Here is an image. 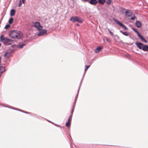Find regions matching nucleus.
Listing matches in <instances>:
<instances>
[{"label":"nucleus","instance_id":"obj_9","mask_svg":"<svg viewBox=\"0 0 148 148\" xmlns=\"http://www.w3.org/2000/svg\"><path fill=\"white\" fill-rule=\"evenodd\" d=\"M47 33V30H43L40 31L38 35V36H41L44 35L45 34H46Z\"/></svg>","mask_w":148,"mask_h":148},{"label":"nucleus","instance_id":"obj_15","mask_svg":"<svg viewBox=\"0 0 148 148\" xmlns=\"http://www.w3.org/2000/svg\"><path fill=\"white\" fill-rule=\"evenodd\" d=\"M71 121L70 119H68L66 123V126L67 127H69L70 126Z\"/></svg>","mask_w":148,"mask_h":148},{"label":"nucleus","instance_id":"obj_10","mask_svg":"<svg viewBox=\"0 0 148 148\" xmlns=\"http://www.w3.org/2000/svg\"><path fill=\"white\" fill-rule=\"evenodd\" d=\"M89 3L92 5H95L97 3V1L96 0H90L89 1Z\"/></svg>","mask_w":148,"mask_h":148},{"label":"nucleus","instance_id":"obj_12","mask_svg":"<svg viewBox=\"0 0 148 148\" xmlns=\"http://www.w3.org/2000/svg\"><path fill=\"white\" fill-rule=\"evenodd\" d=\"M13 42V41L12 40L9 39L7 38V40H6L5 43H7L8 45H11Z\"/></svg>","mask_w":148,"mask_h":148},{"label":"nucleus","instance_id":"obj_25","mask_svg":"<svg viewBox=\"0 0 148 148\" xmlns=\"http://www.w3.org/2000/svg\"><path fill=\"white\" fill-rule=\"evenodd\" d=\"M106 40L107 41V42H110L111 41V40L110 39H108V38L107 37L106 38Z\"/></svg>","mask_w":148,"mask_h":148},{"label":"nucleus","instance_id":"obj_18","mask_svg":"<svg viewBox=\"0 0 148 148\" xmlns=\"http://www.w3.org/2000/svg\"><path fill=\"white\" fill-rule=\"evenodd\" d=\"M136 26L138 27H140L141 26V23L139 21H137L136 23Z\"/></svg>","mask_w":148,"mask_h":148},{"label":"nucleus","instance_id":"obj_24","mask_svg":"<svg viewBox=\"0 0 148 148\" xmlns=\"http://www.w3.org/2000/svg\"><path fill=\"white\" fill-rule=\"evenodd\" d=\"M112 0H107V1H106V3L108 4H110L111 3Z\"/></svg>","mask_w":148,"mask_h":148},{"label":"nucleus","instance_id":"obj_16","mask_svg":"<svg viewBox=\"0 0 148 148\" xmlns=\"http://www.w3.org/2000/svg\"><path fill=\"white\" fill-rule=\"evenodd\" d=\"M5 68V67L3 66H0V72H1V73H2L5 71L6 70Z\"/></svg>","mask_w":148,"mask_h":148},{"label":"nucleus","instance_id":"obj_27","mask_svg":"<svg viewBox=\"0 0 148 148\" xmlns=\"http://www.w3.org/2000/svg\"><path fill=\"white\" fill-rule=\"evenodd\" d=\"M90 67V66H85V71H86L88 68Z\"/></svg>","mask_w":148,"mask_h":148},{"label":"nucleus","instance_id":"obj_28","mask_svg":"<svg viewBox=\"0 0 148 148\" xmlns=\"http://www.w3.org/2000/svg\"><path fill=\"white\" fill-rule=\"evenodd\" d=\"M72 115L73 114H71L70 115L68 119H70V120L71 121L72 118Z\"/></svg>","mask_w":148,"mask_h":148},{"label":"nucleus","instance_id":"obj_36","mask_svg":"<svg viewBox=\"0 0 148 148\" xmlns=\"http://www.w3.org/2000/svg\"><path fill=\"white\" fill-rule=\"evenodd\" d=\"M1 44L0 43V47H1Z\"/></svg>","mask_w":148,"mask_h":148},{"label":"nucleus","instance_id":"obj_20","mask_svg":"<svg viewBox=\"0 0 148 148\" xmlns=\"http://www.w3.org/2000/svg\"><path fill=\"white\" fill-rule=\"evenodd\" d=\"M25 44H22V45H20L17 46V47L20 49H22L23 48V47L25 45Z\"/></svg>","mask_w":148,"mask_h":148},{"label":"nucleus","instance_id":"obj_22","mask_svg":"<svg viewBox=\"0 0 148 148\" xmlns=\"http://www.w3.org/2000/svg\"><path fill=\"white\" fill-rule=\"evenodd\" d=\"M120 32L125 36H128L129 35V34L127 32H123L122 31H121Z\"/></svg>","mask_w":148,"mask_h":148},{"label":"nucleus","instance_id":"obj_6","mask_svg":"<svg viewBox=\"0 0 148 148\" xmlns=\"http://www.w3.org/2000/svg\"><path fill=\"white\" fill-rule=\"evenodd\" d=\"M137 47L140 49H143L144 46V45L141 43L138 42H136L135 43Z\"/></svg>","mask_w":148,"mask_h":148},{"label":"nucleus","instance_id":"obj_7","mask_svg":"<svg viewBox=\"0 0 148 148\" xmlns=\"http://www.w3.org/2000/svg\"><path fill=\"white\" fill-rule=\"evenodd\" d=\"M123 10H126L125 13L126 14V15L127 17H129L132 16V12L131 11H130L127 10H126L125 9H123Z\"/></svg>","mask_w":148,"mask_h":148},{"label":"nucleus","instance_id":"obj_30","mask_svg":"<svg viewBox=\"0 0 148 148\" xmlns=\"http://www.w3.org/2000/svg\"><path fill=\"white\" fill-rule=\"evenodd\" d=\"M135 16L132 17L131 18V19H132V20H134L135 19Z\"/></svg>","mask_w":148,"mask_h":148},{"label":"nucleus","instance_id":"obj_29","mask_svg":"<svg viewBox=\"0 0 148 148\" xmlns=\"http://www.w3.org/2000/svg\"><path fill=\"white\" fill-rule=\"evenodd\" d=\"M22 4V3L21 2V0H20V1H19V4L18 5V6L19 7H21V6Z\"/></svg>","mask_w":148,"mask_h":148},{"label":"nucleus","instance_id":"obj_4","mask_svg":"<svg viewBox=\"0 0 148 148\" xmlns=\"http://www.w3.org/2000/svg\"><path fill=\"white\" fill-rule=\"evenodd\" d=\"M133 30L137 34L138 36L141 40L142 41L145 42H147V41L141 35L139 32L137 31L136 29L132 28Z\"/></svg>","mask_w":148,"mask_h":148},{"label":"nucleus","instance_id":"obj_11","mask_svg":"<svg viewBox=\"0 0 148 148\" xmlns=\"http://www.w3.org/2000/svg\"><path fill=\"white\" fill-rule=\"evenodd\" d=\"M0 41H3V42H5L6 40H7V38L4 37L3 35H2L0 37Z\"/></svg>","mask_w":148,"mask_h":148},{"label":"nucleus","instance_id":"obj_5","mask_svg":"<svg viewBox=\"0 0 148 148\" xmlns=\"http://www.w3.org/2000/svg\"><path fill=\"white\" fill-rule=\"evenodd\" d=\"M115 22L117 24L120 25V26L122 27L123 28H124L125 29H127V27L123 24H122L119 21L115 19L114 20Z\"/></svg>","mask_w":148,"mask_h":148},{"label":"nucleus","instance_id":"obj_31","mask_svg":"<svg viewBox=\"0 0 148 148\" xmlns=\"http://www.w3.org/2000/svg\"><path fill=\"white\" fill-rule=\"evenodd\" d=\"M73 111H74V109H73L71 111V114H73Z\"/></svg>","mask_w":148,"mask_h":148},{"label":"nucleus","instance_id":"obj_3","mask_svg":"<svg viewBox=\"0 0 148 148\" xmlns=\"http://www.w3.org/2000/svg\"><path fill=\"white\" fill-rule=\"evenodd\" d=\"M34 26L37 28L38 30L42 29V26L40 25V23L39 22H36L32 23Z\"/></svg>","mask_w":148,"mask_h":148},{"label":"nucleus","instance_id":"obj_23","mask_svg":"<svg viewBox=\"0 0 148 148\" xmlns=\"http://www.w3.org/2000/svg\"><path fill=\"white\" fill-rule=\"evenodd\" d=\"M108 30L109 32L110 35L111 36H113L114 35L113 33L109 29H108Z\"/></svg>","mask_w":148,"mask_h":148},{"label":"nucleus","instance_id":"obj_32","mask_svg":"<svg viewBox=\"0 0 148 148\" xmlns=\"http://www.w3.org/2000/svg\"><path fill=\"white\" fill-rule=\"evenodd\" d=\"M22 0V2L23 3H24L25 1V0Z\"/></svg>","mask_w":148,"mask_h":148},{"label":"nucleus","instance_id":"obj_33","mask_svg":"<svg viewBox=\"0 0 148 148\" xmlns=\"http://www.w3.org/2000/svg\"><path fill=\"white\" fill-rule=\"evenodd\" d=\"M1 58L0 57V66H1Z\"/></svg>","mask_w":148,"mask_h":148},{"label":"nucleus","instance_id":"obj_2","mask_svg":"<svg viewBox=\"0 0 148 148\" xmlns=\"http://www.w3.org/2000/svg\"><path fill=\"white\" fill-rule=\"evenodd\" d=\"M70 21L73 22H78L79 23H82L83 21L82 19L78 16H72L70 18Z\"/></svg>","mask_w":148,"mask_h":148},{"label":"nucleus","instance_id":"obj_1","mask_svg":"<svg viewBox=\"0 0 148 148\" xmlns=\"http://www.w3.org/2000/svg\"><path fill=\"white\" fill-rule=\"evenodd\" d=\"M9 36L12 38L20 39L22 36V34L19 31L13 30L9 34Z\"/></svg>","mask_w":148,"mask_h":148},{"label":"nucleus","instance_id":"obj_14","mask_svg":"<svg viewBox=\"0 0 148 148\" xmlns=\"http://www.w3.org/2000/svg\"><path fill=\"white\" fill-rule=\"evenodd\" d=\"M15 10L14 9H12L10 10V15L11 16H13L15 15Z\"/></svg>","mask_w":148,"mask_h":148},{"label":"nucleus","instance_id":"obj_17","mask_svg":"<svg viewBox=\"0 0 148 148\" xmlns=\"http://www.w3.org/2000/svg\"><path fill=\"white\" fill-rule=\"evenodd\" d=\"M143 50L145 51H148V46L146 45H144Z\"/></svg>","mask_w":148,"mask_h":148},{"label":"nucleus","instance_id":"obj_19","mask_svg":"<svg viewBox=\"0 0 148 148\" xmlns=\"http://www.w3.org/2000/svg\"><path fill=\"white\" fill-rule=\"evenodd\" d=\"M105 1L106 0H98L99 3L102 4H103Z\"/></svg>","mask_w":148,"mask_h":148},{"label":"nucleus","instance_id":"obj_26","mask_svg":"<svg viewBox=\"0 0 148 148\" xmlns=\"http://www.w3.org/2000/svg\"><path fill=\"white\" fill-rule=\"evenodd\" d=\"M10 26V25L9 24L7 25L5 27V28L6 29L8 28Z\"/></svg>","mask_w":148,"mask_h":148},{"label":"nucleus","instance_id":"obj_8","mask_svg":"<svg viewBox=\"0 0 148 148\" xmlns=\"http://www.w3.org/2000/svg\"><path fill=\"white\" fill-rule=\"evenodd\" d=\"M11 52L12 51H9L6 52L4 55V57L6 58H9L10 56Z\"/></svg>","mask_w":148,"mask_h":148},{"label":"nucleus","instance_id":"obj_35","mask_svg":"<svg viewBox=\"0 0 148 148\" xmlns=\"http://www.w3.org/2000/svg\"><path fill=\"white\" fill-rule=\"evenodd\" d=\"M1 72H0V76H1Z\"/></svg>","mask_w":148,"mask_h":148},{"label":"nucleus","instance_id":"obj_13","mask_svg":"<svg viewBox=\"0 0 148 148\" xmlns=\"http://www.w3.org/2000/svg\"><path fill=\"white\" fill-rule=\"evenodd\" d=\"M102 48V47H99L95 49V52L96 53H99L101 51Z\"/></svg>","mask_w":148,"mask_h":148},{"label":"nucleus","instance_id":"obj_21","mask_svg":"<svg viewBox=\"0 0 148 148\" xmlns=\"http://www.w3.org/2000/svg\"><path fill=\"white\" fill-rule=\"evenodd\" d=\"M13 21V18H11L9 20V23L10 24L12 23Z\"/></svg>","mask_w":148,"mask_h":148},{"label":"nucleus","instance_id":"obj_34","mask_svg":"<svg viewBox=\"0 0 148 148\" xmlns=\"http://www.w3.org/2000/svg\"><path fill=\"white\" fill-rule=\"evenodd\" d=\"M76 25L77 26H79V24H76Z\"/></svg>","mask_w":148,"mask_h":148}]
</instances>
